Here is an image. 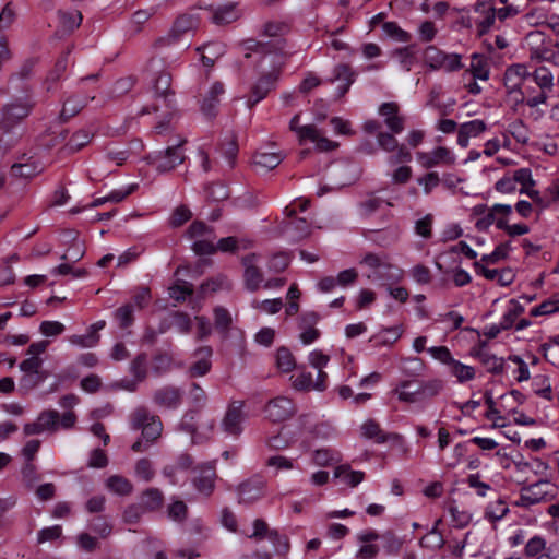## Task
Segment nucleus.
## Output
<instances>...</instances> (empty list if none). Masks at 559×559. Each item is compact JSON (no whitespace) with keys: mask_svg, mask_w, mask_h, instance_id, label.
<instances>
[{"mask_svg":"<svg viewBox=\"0 0 559 559\" xmlns=\"http://www.w3.org/2000/svg\"><path fill=\"white\" fill-rule=\"evenodd\" d=\"M36 107L33 90L23 85L19 95H12L0 107V132L3 135L14 131L32 115Z\"/></svg>","mask_w":559,"mask_h":559,"instance_id":"f257e3e1","label":"nucleus"},{"mask_svg":"<svg viewBox=\"0 0 559 559\" xmlns=\"http://www.w3.org/2000/svg\"><path fill=\"white\" fill-rule=\"evenodd\" d=\"M131 428L142 431V439L135 441L131 449L134 452H143L160 437L163 424L159 416L151 414L145 407H138L131 414Z\"/></svg>","mask_w":559,"mask_h":559,"instance_id":"f03ea898","label":"nucleus"},{"mask_svg":"<svg viewBox=\"0 0 559 559\" xmlns=\"http://www.w3.org/2000/svg\"><path fill=\"white\" fill-rule=\"evenodd\" d=\"M558 495V488L548 480H538L531 485H525L520 490V496L514 506L528 509L532 506L549 502Z\"/></svg>","mask_w":559,"mask_h":559,"instance_id":"7ed1b4c3","label":"nucleus"},{"mask_svg":"<svg viewBox=\"0 0 559 559\" xmlns=\"http://www.w3.org/2000/svg\"><path fill=\"white\" fill-rule=\"evenodd\" d=\"M361 263L372 270L368 278L374 282L392 284L402 278V270L388 262L385 254L367 253L362 258Z\"/></svg>","mask_w":559,"mask_h":559,"instance_id":"20e7f679","label":"nucleus"},{"mask_svg":"<svg viewBox=\"0 0 559 559\" xmlns=\"http://www.w3.org/2000/svg\"><path fill=\"white\" fill-rule=\"evenodd\" d=\"M22 377L19 381V388L23 393H28L44 383L49 371L43 368V359L39 357H29L20 364Z\"/></svg>","mask_w":559,"mask_h":559,"instance_id":"39448f33","label":"nucleus"},{"mask_svg":"<svg viewBox=\"0 0 559 559\" xmlns=\"http://www.w3.org/2000/svg\"><path fill=\"white\" fill-rule=\"evenodd\" d=\"M185 140L169 144L164 151L153 152L145 156L148 165L155 167L158 173H167L183 163L185 155L181 146Z\"/></svg>","mask_w":559,"mask_h":559,"instance_id":"423d86ee","label":"nucleus"},{"mask_svg":"<svg viewBox=\"0 0 559 559\" xmlns=\"http://www.w3.org/2000/svg\"><path fill=\"white\" fill-rule=\"evenodd\" d=\"M199 19L194 14H181L173 23L166 36L159 37L155 45L157 47L170 46L178 43L183 35L197 28Z\"/></svg>","mask_w":559,"mask_h":559,"instance_id":"0eeeda50","label":"nucleus"},{"mask_svg":"<svg viewBox=\"0 0 559 559\" xmlns=\"http://www.w3.org/2000/svg\"><path fill=\"white\" fill-rule=\"evenodd\" d=\"M532 71L526 64L514 63L509 66L503 75V83L509 94L518 93L523 97L522 87L527 80H531Z\"/></svg>","mask_w":559,"mask_h":559,"instance_id":"6e6552de","label":"nucleus"},{"mask_svg":"<svg viewBox=\"0 0 559 559\" xmlns=\"http://www.w3.org/2000/svg\"><path fill=\"white\" fill-rule=\"evenodd\" d=\"M266 417L273 423H282L294 416L296 407L293 400L286 396H277L265 405Z\"/></svg>","mask_w":559,"mask_h":559,"instance_id":"1a4fd4ad","label":"nucleus"},{"mask_svg":"<svg viewBox=\"0 0 559 559\" xmlns=\"http://www.w3.org/2000/svg\"><path fill=\"white\" fill-rule=\"evenodd\" d=\"M287 221L284 223V231L293 241H299L310 235V224L306 218L296 216V209L286 206L284 210Z\"/></svg>","mask_w":559,"mask_h":559,"instance_id":"9d476101","label":"nucleus"},{"mask_svg":"<svg viewBox=\"0 0 559 559\" xmlns=\"http://www.w3.org/2000/svg\"><path fill=\"white\" fill-rule=\"evenodd\" d=\"M152 400L155 405L165 409H177L182 404V390L167 384L153 392Z\"/></svg>","mask_w":559,"mask_h":559,"instance_id":"9b49d317","label":"nucleus"},{"mask_svg":"<svg viewBox=\"0 0 559 559\" xmlns=\"http://www.w3.org/2000/svg\"><path fill=\"white\" fill-rule=\"evenodd\" d=\"M280 73L272 71L263 74L251 87V92L247 98V106L252 108L259 102L264 99L266 95L275 87Z\"/></svg>","mask_w":559,"mask_h":559,"instance_id":"f8f14e48","label":"nucleus"},{"mask_svg":"<svg viewBox=\"0 0 559 559\" xmlns=\"http://www.w3.org/2000/svg\"><path fill=\"white\" fill-rule=\"evenodd\" d=\"M417 160L426 168L430 169L439 165H453L455 163L454 155L443 146L436 147L432 152H417Z\"/></svg>","mask_w":559,"mask_h":559,"instance_id":"ddd939ff","label":"nucleus"},{"mask_svg":"<svg viewBox=\"0 0 559 559\" xmlns=\"http://www.w3.org/2000/svg\"><path fill=\"white\" fill-rule=\"evenodd\" d=\"M265 480L261 476H253L238 486L240 503H253L264 496Z\"/></svg>","mask_w":559,"mask_h":559,"instance_id":"4468645a","label":"nucleus"},{"mask_svg":"<svg viewBox=\"0 0 559 559\" xmlns=\"http://www.w3.org/2000/svg\"><path fill=\"white\" fill-rule=\"evenodd\" d=\"M243 402H233L229 404L225 416L222 420V427L225 432L234 436L241 433V423L245 419L242 413Z\"/></svg>","mask_w":559,"mask_h":559,"instance_id":"2eb2a0df","label":"nucleus"},{"mask_svg":"<svg viewBox=\"0 0 559 559\" xmlns=\"http://www.w3.org/2000/svg\"><path fill=\"white\" fill-rule=\"evenodd\" d=\"M257 258L258 255L255 253H250L242 258V265L245 266V286L250 292L258 290L261 283L263 282V274L254 264Z\"/></svg>","mask_w":559,"mask_h":559,"instance_id":"dca6fc26","label":"nucleus"},{"mask_svg":"<svg viewBox=\"0 0 559 559\" xmlns=\"http://www.w3.org/2000/svg\"><path fill=\"white\" fill-rule=\"evenodd\" d=\"M213 350L210 346H203L194 352L197 360L189 367L188 376L190 378H199L206 376L212 368L211 357Z\"/></svg>","mask_w":559,"mask_h":559,"instance_id":"f3484780","label":"nucleus"},{"mask_svg":"<svg viewBox=\"0 0 559 559\" xmlns=\"http://www.w3.org/2000/svg\"><path fill=\"white\" fill-rule=\"evenodd\" d=\"M94 98V96L81 94H73L69 96L63 103L59 120L61 122H67L70 118L78 115L88 104V102Z\"/></svg>","mask_w":559,"mask_h":559,"instance_id":"a211bd4d","label":"nucleus"},{"mask_svg":"<svg viewBox=\"0 0 559 559\" xmlns=\"http://www.w3.org/2000/svg\"><path fill=\"white\" fill-rule=\"evenodd\" d=\"M171 74L160 71L154 79L153 90L155 98H163L167 107H171L174 91L171 90Z\"/></svg>","mask_w":559,"mask_h":559,"instance_id":"6ab92c4d","label":"nucleus"},{"mask_svg":"<svg viewBox=\"0 0 559 559\" xmlns=\"http://www.w3.org/2000/svg\"><path fill=\"white\" fill-rule=\"evenodd\" d=\"M357 76L356 71L347 63L336 64L333 69V81L342 82L337 86L338 96H344L355 82Z\"/></svg>","mask_w":559,"mask_h":559,"instance_id":"aec40b11","label":"nucleus"},{"mask_svg":"<svg viewBox=\"0 0 559 559\" xmlns=\"http://www.w3.org/2000/svg\"><path fill=\"white\" fill-rule=\"evenodd\" d=\"M474 356L481 362L486 370L492 374H500L504 370L503 358L497 357L485 348V343L474 352Z\"/></svg>","mask_w":559,"mask_h":559,"instance_id":"412c9836","label":"nucleus"},{"mask_svg":"<svg viewBox=\"0 0 559 559\" xmlns=\"http://www.w3.org/2000/svg\"><path fill=\"white\" fill-rule=\"evenodd\" d=\"M486 130V123L480 119L471 120L460 126L457 131V144L467 147L469 138H475Z\"/></svg>","mask_w":559,"mask_h":559,"instance_id":"4be33fe9","label":"nucleus"},{"mask_svg":"<svg viewBox=\"0 0 559 559\" xmlns=\"http://www.w3.org/2000/svg\"><path fill=\"white\" fill-rule=\"evenodd\" d=\"M224 92V85L221 82H215L211 86L201 105V110L206 117L213 118L216 116L217 107L219 104V96L223 95Z\"/></svg>","mask_w":559,"mask_h":559,"instance_id":"5701e85b","label":"nucleus"},{"mask_svg":"<svg viewBox=\"0 0 559 559\" xmlns=\"http://www.w3.org/2000/svg\"><path fill=\"white\" fill-rule=\"evenodd\" d=\"M216 473L214 467L206 466L201 469L200 474L193 478L192 483L194 488L205 497L212 495L215 488Z\"/></svg>","mask_w":559,"mask_h":559,"instance_id":"b1692460","label":"nucleus"},{"mask_svg":"<svg viewBox=\"0 0 559 559\" xmlns=\"http://www.w3.org/2000/svg\"><path fill=\"white\" fill-rule=\"evenodd\" d=\"M240 17V12L236 3H227L218 5L212 10V22L216 25H226L237 21Z\"/></svg>","mask_w":559,"mask_h":559,"instance_id":"393cba45","label":"nucleus"},{"mask_svg":"<svg viewBox=\"0 0 559 559\" xmlns=\"http://www.w3.org/2000/svg\"><path fill=\"white\" fill-rule=\"evenodd\" d=\"M283 160V157L280 153L276 152H267V151H258L253 156V164L255 167L261 168L262 170H272L276 168Z\"/></svg>","mask_w":559,"mask_h":559,"instance_id":"a878e982","label":"nucleus"},{"mask_svg":"<svg viewBox=\"0 0 559 559\" xmlns=\"http://www.w3.org/2000/svg\"><path fill=\"white\" fill-rule=\"evenodd\" d=\"M209 395L206 391L197 382H191L188 392L189 408L202 411L206 407Z\"/></svg>","mask_w":559,"mask_h":559,"instance_id":"bb28decb","label":"nucleus"},{"mask_svg":"<svg viewBox=\"0 0 559 559\" xmlns=\"http://www.w3.org/2000/svg\"><path fill=\"white\" fill-rule=\"evenodd\" d=\"M531 80L544 92H551L555 85L554 75L545 66H539L532 70Z\"/></svg>","mask_w":559,"mask_h":559,"instance_id":"cd10ccee","label":"nucleus"},{"mask_svg":"<svg viewBox=\"0 0 559 559\" xmlns=\"http://www.w3.org/2000/svg\"><path fill=\"white\" fill-rule=\"evenodd\" d=\"M403 330L401 326H392L383 329L378 334L373 335L370 338V342L373 343L374 346H390L394 344L401 336H402Z\"/></svg>","mask_w":559,"mask_h":559,"instance_id":"c85d7f7f","label":"nucleus"},{"mask_svg":"<svg viewBox=\"0 0 559 559\" xmlns=\"http://www.w3.org/2000/svg\"><path fill=\"white\" fill-rule=\"evenodd\" d=\"M441 523V519L436 521L433 527L420 538L419 545L423 548H428L430 550H439L444 545V538L441 532L438 530V525Z\"/></svg>","mask_w":559,"mask_h":559,"instance_id":"c756f323","label":"nucleus"},{"mask_svg":"<svg viewBox=\"0 0 559 559\" xmlns=\"http://www.w3.org/2000/svg\"><path fill=\"white\" fill-rule=\"evenodd\" d=\"M163 502V492L157 488H148L143 491L140 506L144 511H156L162 508Z\"/></svg>","mask_w":559,"mask_h":559,"instance_id":"7c9ffc66","label":"nucleus"},{"mask_svg":"<svg viewBox=\"0 0 559 559\" xmlns=\"http://www.w3.org/2000/svg\"><path fill=\"white\" fill-rule=\"evenodd\" d=\"M414 385L411 380L402 381L394 390L393 393L397 395L401 402L416 403L420 401L418 386L414 390H409Z\"/></svg>","mask_w":559,"mask_h":559,"instance_id":"2f4dec72","label":"nucleus"},{"mask_svg":"<svg viewBox=\"0 0 559 559\" xmlns=\"http://www.w3.org/2000/svg\"><path fill=\"white\" fill-rule=\"evenodd\" d=\"M447 61V53L435 46H428L424 51V63L431 70H438Z\"/></svg>","mask_w":559,"mask_h":559,"instance_id":"473e14b6","label":"nucleus"},{"mask_svg":"<svg viewBox=\"0 0 559 559\" xmlns=\"http://www.w3.org/2000/svg\"><path fill=\"white\" fill-rule=\"evenodd\" d=\"M336 478L343 480L350 487L358 486L365 478V473L361 471H352L348 465H340L334 471Z\"/></svg>","mask_w":559,"mask_h":559,"instance_id":"72a5a7b5","label":"nucleus"},{"mask_svg":"<svg viewBox=\"0 0 559 559\" xmlns=\"http://www.w3.org/2000/svg\"><path fill=\"white\" fill-rule=\"evenodd\" d=\"M60 26L64 32H73L82 22V14L78 10L58 11Z\"/></svg>","mask_w":559,"mask_h":559,"instance_id":"f704fd0d","label":"nucleus"},{"mask_svg":"<svg viewBox=\"0 0 559 559\" xmlns=\"http://www.w3.org/2000/svg\"><path fill=\"white\" fill-rule=\"evenodd\" d=\"M380 540L384 552L389 556L397 555L404 545V540L391 531L382 533Z\"/></svg>","mask_w":559,"mask_h":559,"instance_id":"c9c22d12","label":"nucleus"},{"mask_svg":"<svg viewBox=\"0 0 559 559\" xmlns=\"http://www.w3.org/2000/svg\"><path fill=\"white\" fill-rule=\"evenodd\" d=\"M231 323L233 319L230 312L226 308L221 306L214 308V325L224 337L227 336Z\"/></svg>","mask_w":559,"mask_h":559,"instance_id":"e433bc0d","label":"nucleus"},{"mask_svg":"<svg viewBox=\"0 0 559 559\" xmlns=\"http://www.w3.org/2000/svg\"><path fill=\"white\" fill-rule=\"evenodd\" d=\"M290 381L292 386L297 391L308 392L314 390L313 374L304 368L297 374H293Z\"/></svg>","mask_w":559,"mask_h":559,"instance_id":"4c0bfd02","label":"nucleus"},{"mask_svg":"<svg viewBox=\"0 0 559 559\" xmlns=\"http://www.w3.org/2000/svg\"><path fill=\"white\" fill-rule=\"evenodd\" d=\"M532 386H533V391L536 395H538L539 397L547 400L549 402L552 401V399H554L552 389H551L550 380L547 376L538 374V376L534 377Z\"/></svg>","mask_w":559,"mask_h":559,"instance_id":"58836bf2","label":"nucleus"},{"mask_svg":"<svg viewBox=\"0 0 559 559\" xmlns=\"http://www.w3.org/2000/svg\"><path fill=\"white\" fill-rule=\"evenodd\" d=\"M107 488L120 496H127L132 492V484L124 477L119 475L110 476L106 481Z\"/></svg>","mask_w":559,"mask_h":559,"instance_id":"ea45409f","label":"nucleus"},{"mask_svg":"<svg viewBox=\"0 0 559 559\" xmlns=\"http://www.w3.org/2000/svg\"><path fill=\"white\" fill-rule=\"evenodd\" d=\"M200 412L201 411L188 408L185 412V414L180 420V424H179L180 430H182L187 433H190L192 436L193 441H194V438H195L197 431H198L197 421H198V416H199Z\"/></svg>","mask_w":559,"mask_h":559,"instance_id":"a19ab883","label":"nucleus"},{"mask_svg":"<svg viewBox=\"0 0 559 559\" xmlns=\"http://www.w3.org/2000/svg\"><path fill=\"white\" fill-rule=\"evenodd\" d=\"M92 134L86 130H79L72 134L64 146L68 153H75L90 143Z\"/></svg>","mask_w":559,"mask_h":559,"instance_id":"79ce46f5","label":"nucleus"},{"mask_svg":"<svg viewBox=\"0 0 559 559\" xmlns=\"http://www.w3.org/2000/svg\"><path fill=\"white\" fill-rule=\"evenodd\" d=\"M394 56L397 58L400 66L405 71H411L416 61L415 46L409 45L403 48H399L394 51Z\"/></svg>","mask_w":559,"mask_h":559,"instance_id":"37998d69","label":"nucleus"},{"mask_svg":"<svg viewBox=\"0 0 559 559\" xmlns=\"http://www.w3.org/2000/svg\"><path fill=\"white\" fill-rule=\"evenodd\" d=\"M531 58L559 67V49L540 46L532 51Z\"/></svg>","mask_w":559,"mask_h":559,"instance_id":"c03bdc74","label":"nucleus"},{"mask_svg":"<svg viewBox=\"0 0 559 559\" xmlns=\"http://www.w3.org/2000/svg\"><path fill=\"white\" fill-rule=\"evenodd\" d=\"M362 436L368 439H374L377 443H384L388 441V436L381 430L380 425L369 419L361 426Z\"/></svg>","mask_w":559,"mask_h":559,"instance_id":"a18cd8bd","label":"nucleus"},{"mask_svg":"<svg viewBox=\"0 0 559 559\" xmlns=\"http://www.w3.org/2000/svg\"><path fill=\"white\" fill-rule=\"evenodd\" d=\"M450 372L454 376L459 382L463 383L474 379L475 370L473 367L462 364L459 360H453L451 362Z\"/></svg>","mask_w":559,"mask_h":559,"instance_id":"49530a36","label":"nucleus"},{"mask_svg":"<svg viewBox=\"0 0 559 559\" xmlns=\"http://www.w3.org/2000/svg\"><path fill=\"white\" fill-rule=\"evenodd\" d=\"M276 366L282 372H290L296 368L295 358L288 348L281 347L277 349Z\"/></svg>","mask_w":559,"mask_h":559,"instance_id":"de8ad7c7","label":"nucleus"},{"mask_svg":"<svg viewBox=\"0 0 559 559\" xmlns=\"http://www.w3.org/2000/svg\"><path fill=\"white\" fill-rule=\"evenodd\" d=\"M147 355L145 353L139 354L130 364V372L134 379L142 382L147 374Z\"/></svg>","mask_w":559,"mask_h":559,"instance_id":"09e8293b","label":"nucleus"},{"mask_svg":"<svg viewBox=\"0 0 559 559\" xmlns=\"http://www.w3.org/2000/svg\"><path fill=\"white\" fill-rule=\"evenodd\" d=\"M548 549L544 537L535 535L527 540L524 547V555L527 558H534Z\"/></svg>","mask_w":559,"mask_h":559,"instance_id":"8fccbe9b","label":"nucleus"},{"mask_svg":"<svg viewBox=\"0 0 559 559\" xmlns=\"http://www.w3.org/2000/svg\"><path fill=\"white\" fill-rule=\"evenodd\" d=\"M443 386V381L439 379L421 382L418 385L420 400L437 396L442 391Z\"/></svg>","mask_w":559,"mask_h":559,"instance_id":"3c124183","label":"nucleus"},{"mask_svg":"<svg viewBox=\"0 0 559 559\" xmlns=\"http://www.w3.org/2000/svg\"><path fill=\"white\" fill-rule=\"evenodd\" d=\"M186 234L190 239L200 238V237L215 238L214 228L206 225L202 221L193 222L187 229Z\"/></svg>","mask_w":559,"mask_h":559,"instance_id":"603ef678","label":"nucleus"},{"mask_svg":"<svg viewBox=\"0 0 559 559\" xmlns=\"http://www.w3.org/2000/svg\"><path fill=\"white\" fill-rule=\"evenodd\" d=\"M511 251V245L509 241L502 242L498 245L495 250L489 254H484L481 257V262H485L487 264H496L499 261L506 259Z\"/></svg>","mask_w":559,"mask_h":559,"instance_id":"864d4df0","label":"nucleus"},{"mask_svg":"<svg viewBox=\"0 0 559 559\" xmlns=\"http://www.w3.org/2000/svg\"><path fill=\"white\" fill-rule=\"evenodd\" d=\"M509 512V508L506 502L502 500H498L493 503L488 504L485 511V518L491 522H497L503 519Z\"/></svg>","mask_w":559,"mask_h":559,"instance_id":"5fc2aeb1","label":"nucleus"},{"mask_svg":"<svg viewBox=\"0 0 559 559\" xmlns=\"http://www.w3.org/2000/svg\"><path fill=\"white\" fill-rule=\"evenodd\" d=\"M469 72L473 79H479L483 81H487L489 79V69L487 63L476 53L473 55Z\"/></svg>","mask_w":559,"mask_h":559,"instance_id":"6e6d98bb","label":"nucleus"},{"mask_svg":"<svg viewBox=\"0 0 559 559\" xmlns=\"http://www.w3.org/2000/svg\"><path fill=\"white\" fill-rule=\"evenodd\" d=\"M173 357L167 353H158L153 357V372L156 376L164 374L171 369Z\"/></svg>","mask_w":559,"mask_h":559,"instance_id":"4d7b16f0","label":"nucleus"},{"mask_svg":"<svg viewBox=\"0 0 559 559\" xmlns=\"http://www.w3.org/2000/svg\"><path fill=\"white\" fill-rule=\"evenodd\" d=\"M133 311L134 308L131 304L123 305L115 311V319L120 328L126 329L133 324Z\"/></svg>","mask_w":559,"mask_h":559,"instance_id":"13d9d810","label":"nucleus"},{"mask_svg":"<svg viewBox=\"0 0 559 559\" xmlns=\"http://www.w3.org/2000/svg\"><path fill=\"white\" fill-rule=\"evenodd\" d=\"M193 294V285L186 281H180L169 289V295L177 301H183Z\"/></svg>","mask_w":559,"mask_h":559,"instance_id":"bf43d9fd","label":"nucleus"},{"mask_svg":"<svg viewBox=\"0 0 559 559\" xmlns=\"http://www.w3.org/2000/svg\"><path fill=\"white\" fill-rule=\"evenodd\" d=\"M377 144L382 151L388 153H393L401 145L395 138V133L384 131L378 133Z\"/></svg>","mask_w":559,"mask_h":559,"instance_id":"052dcab7","label":"nucleus"},{"mask_svg":"<svg viewBox=\"0 0 559 559\" xmlns=\"http://www.w3.org/2000/svg\"><path fill=\"white\" fill-rule=\"evenodd\" d=\"M269 539L273 543L277 555L286 556L288 554L290 544L287 536H282L276 530H271Z\"/></svg>","mask_w":559,"mask_h":559,"instance_id":"680f3d73","label":"nucleus"},{"mask_svg":"<svg viewBox=\"0 0 559 559\" xmlns=\"http://www.w3.org/2000/svg\"><path fill=\"white\" fill-rule=\"evenodd\" d=\"M37 420L45 431L46 430L55 431L58 428L59 413L53 409L45 411L39 414Z\"/></svg>","mask_w":559,"mask_h":559,"instance_id":"e2e57ef3","label":"nucleus"},{"mask_svg":"<svg viewBox=\"0 0 559 559\" xmlns=\"http://www.w3.org/2000/svg\"><path fill=\"white\" fill-rule=\"evenodd\" d=\"M206 195L212 202H221L229 197V191L224 183L215 182L206 188Z\"/></svg>","mask_w":559,"mask_h":559,"instance_id":"0e129e2a","label":"nucleus"},{"mask_svg":"<svg viewBox=\"0 0 559 559\" xmlns=\"http://www.w3.org/2000/svg\"><path fill=\"white\" fill-rule=\"evenodd\" d=\"M432 223H433L432 214L425 215L423 218H419L415 222V233L425 239L431 238Z\"/></svg>","mask_w":559,"mask_h":559,"instance_id":"69168bd1","label":"nucleus"},{"mask_svg":"<svg viewBox=\"0 0 559 559\" xmlns=\"http://www.w3.org/2000/svg\"><path fill=\"white\" fill-rule=\"evenodd\" d=\"M288 32V25L284 22L270 21L263 26V34L272 38H282Z\"/></svg>","mask_w":559,"mask_h":559,"instance_id":"338daca9","label":"nucleus"},{"mask_svg":"<svg viewBox=\"0 0 559 559\" xmlns=\"http://www.w3.org/2000/svg\"><path fill=\"white\" fill-rule=\"evenodd\" d=\"M313 461L317 465L326 466L338 461V454L331 449H318L313 453Z\"/></svg>","mask_w":559,"mask_h":559,"instance_id":"774afa93","label":"nucleus"}]
</instances>
